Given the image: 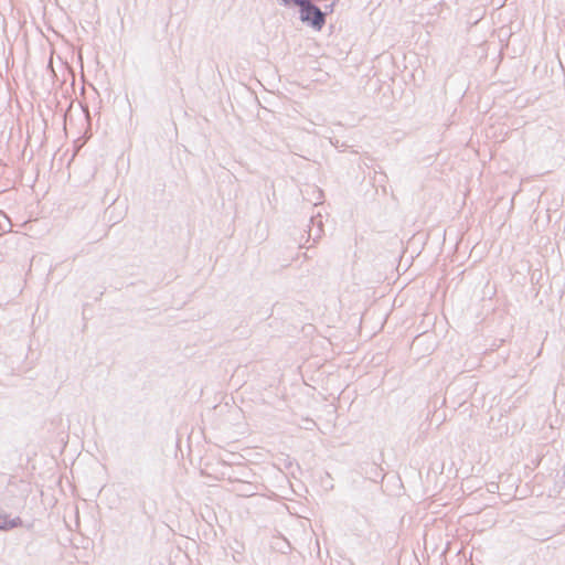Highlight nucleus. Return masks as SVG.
I'll use <instances>...</instances> for the list:
<instances>
[{
  "label": "nucleus",
  "mask_w": 565,
  "mask_h": 565,
  "mask_svg": "<svg viewBox=\"0 0 565 565\" xmlns=\"http://www.w3.org/2000/svg\"><path fill=\"white\" fill-rule=\"evenodd\" d=\"M300 20L315 30L320 31L326 24V13L311 0H305L299 8Z\"/></svg>",
  "instance_id": "obj_1"
},
{
  "label": "nucleus",
  "mask_w": 565,
  "mask_h": 565,
  "mask_svg": "<svg viewBox=\"0 0 565 565\" xmlns=\"http://www.w3.org/2000/svg\"><path fill=\"white\" fill-rule=\"evenodd\" d=\"M318 217H321L320 215H318ZM310 223L312 224V226H310L309 228V236L310 237H313V241H316L317 238H319L323 232L322 230V221L321 218H317L315 216H311L310 217Z\"/></svg>",
  "instance_id": "obj_3"
},
{
  "label": "nucleus",
  "mask_w": 565,
  "mask_h": 565,
  "mask_svg": "<svg viewBox=\"0 0 565 565\" xmlns=\"http://www.w3.org/2000/svg\"><path fill=\"white\" fill-rule=\"evenodd\" d=\"M23 521L20 516L10 519L7 513H0V531H10L12 529L22 526Z\"/></svg>",
  "instance_id": "obj_2"
},
{
  "label": "nucleus",
  "mask_w": 565,
  "mask_h": 565,
  "mask_svg": "<svg viewBox=\"0 0 565 565\" xmlns=\"http://www.w3.org/2000/svg\"><path fill=\"white\" fill-rule=\"evenodd\" d=\"M286 6H296V7H301L305 2V0H280Z\"/></svg>",
  "instance_id": "obj_4"
}]
</instances>
